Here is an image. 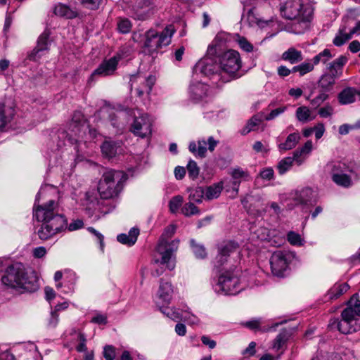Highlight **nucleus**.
Wrapping results in <instances>:
<instances>
[{"instance_id": "nucleus-1", "label": "nucleus", "mask_w": 360, "mask_h": 360, "mask_svg": "<svg viewBox=\"0 0 360 360\" xmlns=\"http://www.w3.org/2000/svg\"><path fill=\"white\" fill-rule=\"evenodd\" d=\"M33 216L37 221L41 222L37 234L43 240H48L67 229L73 231L84 226V222L81 219H76L68 225L67 218L59 212V205L54 200L39 204L37 198L33 207Z\"/></svg>"}, {"instance_id": "nucleus-2", "label": "nucleus", "mask_w": 360, "mask_h": 360, "mask_svg": "<svg viewBox=\"0 0 360 360\" xmlns=\"http://www.w3.org/2000/svg\"><path fill=\"white\" fill-rule=\"evenodd\" d=\"M1 281L5 285L18 290L34 292L39 288L36 274L34 271L26 272L21 263L9 266Z\"/></svg>"}, {"instance_id": "nucleus-3", "label": "nucleus", "mask_w": 360, "mask_h": 360, "mask_svg": "<svg viewBox=\"0 0 360 360\" xmlns=\"http://www.w3.org/2000/svg\"><path fill=\"white\" fill-rule=\"evenodd\" d=\"M122 117H131L133 118V122L130 127V131L135 136L140 138H146L152 133V120L146 113L141 112L137 109H129L120 107L117 110V114L110 115L112 125L119 127L120 123L115 121V117L120 118Z\"/></svg>"}, {"instance_id": "nucleus-4", "label": "nucleus", "mask_w": 360, "mask_h": 360, "mask_svg": "<svg viewBox=\"0 0 360 360\" xmlns=\"http://www.w3.org/2000/svg\"><path fill=\"white\" fill-rule=\"evenodd\" d=\"M338 330L349 334L360 330V300L354 294L347 302V307L341 313V320H335Z\"/></svg>"}, {"instance_id": "nucleus-5", "label": "nucleus", "mask_w": 360, "mask_h": 360, "mask_svg": "<svg viewBox=\"0 0 360 360\" xmlns=\"http://www.w3.org/2000/svg\"><path fill=\"white\" fill-rule=\"evenodd\" d=\"M125 174L119 170L106 169L99 180L98 191L101 198L108 200L117 197L123 188Z\"/></svg>"}, {"instance_id": "nucleus-6", "label": "nucleus", "mask_w": 360, "mask_h": 360, "mask_svg": "<svg viewBox=\"0 0 360 360\" xmlns=\"http://www.w3.org/2000/svg\"><path fill=\"white\" fill-rule=\"evenodd\" d=\"M175 231L176 226L172 224L167 226L161 235L156 247L157 252L161 255L160 263L165 264L170 271L173 270L175 267V261L173 256L178 249L179 240H174L168 242L167 240L174 234Z\"/></svg>"}, {"instance_id": "nucleus-7", "label": "nucleus", "mask_w": 360, "mask_h": 360, "mask_svg": "<svg viewBox=\"0 0 360 360\" xmlns=\"http://www.w3.org/2000/svg\"><path fill=\"white\" fill-rule=\"evenodd\" d=\"M281 15L288 20H297L306 28L313 16V8L302 0H287L280 7Z\"/></svg>"}, {"instance_id": "nucleus-8", "label": "nucleus", "mask_w": 360, "mask_h": 360, "mask_svg": "<svg viewBox=\"0 0 360 360\" xmlns=\"http://www.w3.org/2000/svg\"><path fill=\"white\" fill-rule=\"evenodd\" d=\"M216 53V46L213 45L209 46L206 56L196 63L194 67V72L195 75L200 73L210 77L212 82L216 84L217 86L219 88L221 87V84L225 83L229 80L223 79L219 70V64H217L212 58Z\"/></svg>"}, {"instance_id": "nucleus-9", "label": "nucleus", "mask_w": 360, "mask_h": 360, "mask_svg": "<svg viewBox=\"0 0 360 360\" xmlns=\"http://www.w3.org/2000/svg\"><path fill=\"white\" fill-rule=\"evenodd\" d=\"M174 32L172 26H167L158 33L155 30L150 29L145 33L143 47L150 53L157 51L159 49L169 45Z\"/></svg>"}, {"instance_id": "nucleus-10", "label": "nucleus", "mask_w": 360, "mask_h": 360, "mask_svg": "<svg viewBox=\"0 0 360 360\" xmlns=\"http://www.w3.org/2000/svg\"><path fill=\"white\" fill-rule=\"evenodd\" d=\"M219 64L221 72L234 77L241 68L240 54L235 50H228L219 56Z\"/></svg>"}, {"instance_id": "nucleus-11", "label": "nucleus", "mask_w": 360, "mask_h": 360, "mask_svg": "<svg viewBox=\"0 0 360 360\" xmlns=\"http://www.w3.org/2000/svg\"><path fill=\"white\" fill-rule=\"evenodd\" d=\"M239 285L238 276L231 271L221 274L217 283L219 290L226 295H236L239 292L240 290Z\"/></svg>"}, {"instance_id": "nucleus-12", "label": "nucleus", "mask_w": 360, "mask_h": 360, "mask_svg": "<svg viewBox=\"0 0 360 360\" xmlns=\"http://www.w3.org/2000/svg\"><path fill=\"white\" fill-rule=\"evenodd\" d=\"M289 262V254L281 250L274 252L270 258L272 274L278 277H283L288 270Z\"/></svg>"}, {"instance_id": "nucleus-13", "label": "nucleus", "mask_w": 360, "mask_h": 360, "mask_svg": "<svg viewBox=\"0 0 360 360\" xmlns=\"http://www.w3.org/2000/svg\"><path fill=\"white\" fill-rule=\"evenodd\" d=\"M120 59V56L117 55L108 60H104L91 73L88 82H93L97 77H108L114 75Z\"/></svg>"}, {"instance_id": "nucleus-14", "label": "nucleus", "mask_w": 360, "mask_h": 360, "mask_svg": "<svg viewBox=\"0 0 360 360\" xmlns=\"http://www.w3.org/2000/svg\"><path fill=\"white\" fill-rule=\"evenodd\" d=\"M155 8L153 0H139L132 8V17L138 20H145L155 13Z\"/></svg>"}, {"instance_id": "nucleus-15", "label": "nucleus", "mask_w": 360, "mask_h": 360, "mask_svg": "<svg viewBox=\"0 0 360 360\" xmlns=\"http://www.w3.org/2000/svg\"><path fill=\"white\" fill-rule=\"evenodd\" d=\"M51 32L49 30L46 29L38 37L37 46L28 55V58L30 60L37 61L48 51L51 43L50 39Z\"/></svg>"}, {"instance_id": "nucleus-16", "label": "nucleus", "mask_w": 360, "mask_h": 360, "mask_svg": "<svg viewBox=\"0 0 360 360\" xmlns=\"http://www.w3.org/2000/svg\"><path fill=\"white\" fill-rule=\"evenodd\" d=\"M15 113V105L12 101L0 104V131L11 121Z\"/></svg>"}, {"instance_id": "nucleus-17", "label": "nucleus", "mask_w": 360, "mask_h": 360, "mask_svg": "<svg viewBox=\"0 0 360 360\" xmlns=\"http://www.w3.org/2000/svg\"><path fill=\"white\" fill-rule=\"evenodd\" d=\"M263 120V113H258L253 115L250 120H248L246 125L241 129L240 134L245 136L251 131L257 130L259 124Z\"/></svg>"}, {"instance_id": "nucleus-18", "label": "nucleus", "mask_w": 360, "mask_h": 360, "mask_svg": "<svg viewBox=\"0 0 360 360\" xmlns=\"http://www.w3.org/2000/svg\"><path fill=\"white\" fill-rule=\"evenodd\" d=\"M53 13L59 17L65 18L67 19H73L77 16V12L76 10L61 3L55 5L53 8Z\"/></svg>"}, {"instance_id": "nucleus-19", "label": "nucleus", "mask_w": 360, "mask_h": 360, "mask_svg": "<svg viewBox=\"0 0 360 360\" xmlns=\"http://www.w3.org/2000/svg\"><path fill=\"white\" fill-rule=\"evenodd\" d=\"M281 59L289 62L290 64H295L301 62L304 57L301 51L290 47L282 53Z\"/></svg>"}, {"instance_id": "nucleus-20", "label": "nucleus", "mask_w": 360, "mask_h": 360, "mask_svg": "<svg viewBox=\"0 0 360 360\" xmlns=\"http://www.w3.org/2000/svg\"><path fill=\"white\" fill-rule=\"evenodd\" d=\"M347 61V58L345 56H341L330 63L328 65V73L336 78L342 75V68L346 64Z\"/></svg>"}, {"instance_id": "nucleus-21", "label": "nucleus", "mask_w": 360, "mask_h": 360, "mask_svg": "<svg viewBox=\"0 0 360 360\" xmlns=\"http://www.w3.org/2000/svg\"><path fill=\"white\" fill-rule=\"evenodd\" d=\"M173 293V288L172 284L169 282H165L162 279L160 281V284L158 290V297L162 302L168 304L171 300Z\"/></svg>"}, {"instance_id": "nucleus-22", "label": "nucleus", "mask_w": 360, "mask_h": 360, "mask_svg": "<svg viewBox=\"0 0 360 360\" xmlns=\"http://www.w3.org/2000/svg\"><path fill=\"white\" fill-rule=\"evenodd\" d=\"M103 154L108 158L116 155L120 148V142L111 140L105 141L101 146Z\"/></svg>"}, {"instance_id": "nucleus-23", "label": "nucleus", "mask_w": 360, "mask_h": 360, "mask_svg": "<svg viewBox=\"0 0 360 360\" xmlns=\"http://www.w3.org/2000/svg\"><path fill=\"white\" fill-rule=\"evenodd\" d=\"M301 139V136L298 132H294L290 134L285 142L281 143L278 145V149L280 151H286L294 148Z\"/></svg>"}, {"instance_id": "nucleus-24", "label": "nucleus", "mask_w": 360, "mask_h": 360, "mask_svg": "<svg viewBox=\"0 0 360 360\" xmlns=\"http://www.w3.org/2000/svg\"><path fill=\"white\" fill-rule=\"evenodd\" d=\"M139 235V229L136 228H132L130 229L128 234H119L117 237V239L122 244L131 246L136 243Z\"/></svg>"}, {"instance_id": "nucleus-25", "label": "nucleus", "mask_w": 360, "mask_h": 360, "mask_svg": "<svg viewBox=\"0 0 360 360\" xmlns=\"http://www.w3.org/2000/svg\"><path fill=\"white\" fill-rule=\"evenodd\" d=\"M233 181L232 189L237 193L238 192L239 185L242 179H247L249 176L248 172H245L240 168L233 169L231 173Z\"/></svg>"}, {"instance_id": "nucleus-26", "label": "nucleus", "mask_w": 360, "mask_h": 360, "mask_svg": "<svg viewBox=\"0 0 360 360\" xmlns=\"http://www.w3.org/2000/svg\"><path fill=\"white\" fill-rule=\"evenodd\" d=\"M313 148V143L311 141H307L304 145L300 148H297L295 150L293 153L295 155V162L297 163V165H300L304 160V158H302V156H306L309 155Z\"/></svg>"}, {"instance_id": "nucleus-27", "label": "nucleus", "mask_w": 360, "mask_h": 360, "mask_svg": "<svg viewBox=\"0 0 360 360\" xmlns=\"http://www.w3.org/2000/svg\"><path fill=\"white\" fill-rule=\"evenodd\" d=\"M306 98L316 108L326 100L328 95L324 91H310L309 95L306 96Z\"/></svg>"}, {"instance_id": "nucleus-28", "label": "nucleus", "mask_w": 360, "mask_h": 360, "mask_svg": "<svg viewBox=\"0 0 360 360\" xmlns=\"http://www.w3.org/2000/svg\"><path fill=\"white\" fill-rule=\"evenodd\" d=\"M223 189L221 182L214 184L205 189V196L207 200L217 198Z\"/></svg>"}, {"instance_id": "nucleus-29", "label": "nucleus", "mask_w": 360, "mask_h": 360, "mask_svg": "<svg viewBox=\"0 0 360 360\" xmlns=\"http://www.w3.org/2000/svg\"><path fill=\"white\" fill-rule=\"evenodd\" d=\"M349 289L347 283H336L329 290L328 295L330 299H338Z\"/></svg>"}, {"instance_id": "nucleus-30", "label": "nucleus", "mask_w": 360, "mask_h": 360, "mask_svg": "<svg viewBox=\"0 0 360 360\" xmlns=\"http://www.w3.org/2000/svg\"><path fill=\"white\" fill-rule=\"evenodd\" d=\"M332 179L336 184L341 186L349 187L352 184L351 178L345 173H340L338 171H335L333 174Z\"/></svg>"}, {"instance_id": "nucleus-31", "label": "nucleus", "mask_w": 360, "mask_h": 360, "mask_svg": "<svg viewBox=\"0 0 360 360\" xmlns=\"http://www.w3.org/2000/svg\"><path fill=\"white\" fill-rule=\"evenodd\" d=\"M294 161H295L294 154L292 157H286L280 160L277 165L278 173L281 175L285 174L292 167Z\"/></svg>"}, {"instance_id": "nucleus-32", "label": "nucleus", "mask_w": 360, "mask_h": 360, "mask_svg": "<svg viewBox=\"0 0 360 360\" xmlns=\"http://www.w3.org/2000/svg\"><path fill=\"white\" fill-rule=\"evenodd\" d=\"M207 142L205 140L198 141V148L195 142H191L189 144V150L193 153H197L200 157L203 158L207 152Z\"/></svg>"}, {"instance_id": "nucleus-33", "label": "nucleus", "mask_w": 360, "mask_h": 360, "mask_svg": "<svg viewBox=\"0 0 360 360\" xmlns=\"http://www.w3.org/2000/svg\"><path fill=\"white\" fill-rule=\"evenodd\" d=\"M86 120L84 115L80 111H75L72 117V122L70 126L77 128L78 131L80 128H84L86 126Z\"/></svg>"}, {"instance_id": "nucleus-34", "label": "nucleus", "mask_w": 360, "mask_h": 360, "mask_svg": "<svg viewBox=\"0 0 360 360\" xmlns=\"http://www.w3.org/2000/svg\"><path fill=\"white\" fill-rule=\"evenodd\" d=\"M188 199L190 202L200 203L205 195V189L202 187H197L195 189H189Z\"/></svg>"}, {"instance_id": "nucleus-35", "label": "nucleus", "mask_w": 360, "mask_h": 360, "mask_svg": "<svg viewBox=\"0 0 360 360\" xmlns=\"http://www.w3.org/2000/svg\"><path fill=\"white\" fill-rule=\"evenodd\" d=\"M315 64L305 61L299 65L292 68V72H299L300 76H304L314 70Z\"/></svg>"}, {"instance_id": "nucleus-36", "label": "nucleus", "mask_w": 360, "mask_h": 360, "mask_svg": "<svg viewBox=\"0 0 360 360\" xmlns=\"http://www.w3.org/2000/svg\"><path fill=\"white\" fill-rule=\"evenodd\" d=\"M335 79L336 77L329 73L324 74L319 81V86L323 89L331 88L335 84Z\"/></svg>"}, {"instance_id": "nucleus-37", "label": "nucleus", "mask_w": 360, "mask_h": 360, "mask_svg": "<svg viewBox=\"0 0 360 360\" xmlns=\"http://www.w3.org/2000/svg\"><path fill=\"white\" fill-rule=\"evenodd\" d=\"M312 190L309 188L302 189L295 198L297 204H307L312 196Z\"/></svg>"}, {"instance_id": "nucleus-38", "label": "nucleus", "mask_w": 360, "mask_h": 360, "mask_svg": "<svg viewBox=\"0 0 360 360\" xmlns=\"http://www.w3.org/2000/svg\"><path fill=\"white\" fill-rule=\"evenodd\" d=\"M160 311L166 314L168 317L172 319V320L177 321V320H184L187 319V314H181L179 311H176L173 309H169V308H165V309H160Z\"/></svg>"}, {"instance_id": "nucleus-39", "label": "nucleus", "mask_w": 360, "mask_h": 360, "mask_svg": "<svg viewBox=\"0 0 360 360\" xmlns=\"http://www.w3.org/2000/svg\"><path fill=\"white\" fill-rule=\"evenodd\" d=\"M352 37L349 33L345 32V29L342 28L339 30L338 34L335 36L333 39V44L336 46H340L343 45L347 41L350 39Z\"/></svg>"}, {"instance_id": "nucleus-40", "label": "nucleus", "mask_w": 360, "mask_h": 360, "mask_svg": "<svg viewBox=\"0 0 360 360\" xmlns=\"http://www.w3.org/2000/svg\"><path fill=\"white\" fill-rule=\"evenodd\" d=\"M192 250L197 258L204 259L207 257V252L202 245L197 243L193 239L191 240Z\"/></svg>"}, {"instance_id": "nucleus-41", "label": "nucleus", "mask_w": 360, "mask_h": 360, "mask_svg": "<svg viewBox=\"0 0 360 360\" xmlns=\"http://www.w3.org/2000/svg\"><path fill=\"white\" fill-rule=\"evenodd\" d=\"M332 57L333 55L331 54L330 51L326 49L313 58V62L315 65H317L320 62L326 63L330 58H332Z\"/></svg>"}, {"instance_id": "nucleus-42", "label": "nucleus", "mask_w": 360, "mask_h": 360, "mask_svg": "<svg viewBox=\"0 0 360 360\" xmlns=\"http://www.w3.org/2000/svg\"><path fill=\"white\" fill-rule=\"evenodd\" d=\"M132 24L128 18H120L117 21V30L120 33H129Z\"/></svg>"}, {"instance_id": "nucleus-43", "label": "nucleus", "mask_w": 360, "mask_h": 360, "mask_svg": "<svg viewBox=\"0 0 360 360\" xmlns=\"http://www.w3.org/2000/svg\"><path fill=\"white\" fill-rule=\"evenodd\" d=\"M181 212L186 217L198 214L200 210L194 205L193 202H189L186 203L181 209Z\"/></svg>"}, {"instance_id": "nucleus-44", "label": "nucleus", "mask_w": 360, "mask_h": 360, "mask_svg": "<svg viewBox=\"0 0 360 360\" xmlns=\"http://www.w3.org/2000/svg\"><path fill=\"white\" fill-rule=\"evenodd\" d=\"M238 249V243L229 241L219 248L221 252L224 253L226 257H229L231 253L237 251Z\"/></svg>"}, {"instance_id": "nucleus-45", "label": "nucleus", "mask_w": 360, "mask_h": 360, "mask_svg": "<svg viewBox=\"0 0 360 360\" xmlns=\"http://www.w3.org/2000/svg\"><path fill=\"white\" fill-rule=\"evenodd\" d=\"M338 99L341 104L352 103L355 100L354 91H340Z\"/></svg>"}, {"instance_id": "nucleus-46", "label": "nucleus", "mask_w": 360, "mask_h": 360, "mask_svg": "<svg viewBox=\"0 0 360 360\" xmlns=\"http://www.w3.org/2000/svg\"><path fill=\"white\" fill-rule=\"evenodd\" d=\"M287 239L288 242L292 245L301 246L304 245V239L302 238L299 233L294 231L288 232L287 235Z\"/></svg>"}, {"instance_id": "nucleus-47", "label": "nucleus", "mask_w": 360, "mask_h": 360, "mask_svg": "<svg viewBox=\"0 0 360 360\" xmlns=\"http://www.w3.org/2000/svg\"><path fill=\"white\" fill-rule=\"evenodd\" d=\"M310 111L307 107H300L296 110L297 119L302 122H307L310 120Z\"/></svg>"}, {"instance_id": "nucleus-48", "label": "nucleus", "mask_w": 360, "mask_h": 360, "mask_svg": "<svg viewBox=\"0 0 360 360\" xmlns=\"http://www.w3.org/2000/svg\"><path fill=\"white\" fill-rule=\"evenodd\" d=\"M186 167L189 177L192 179H195L198 176L200 172L197 163L193 160H190Z\"/></svg>"}, {"instance_id": "nucleus-49", "label": "nucleus", "mask_w": 360, "mask_h": 360, "mask_svg": "<svg viewBox=\"0 0 360 360\" xmlns=\"http://www.w3.org/2000/svg\"><path fill=\"white\" fill-rule=\"evenodd\" d=\"M183 202V197L181 195H176L173 197L169 202V210L172 213H175L178 211Z\"/></svg>"}, {"instance_id": "nucleus-50", "label": "nucleus", "mask_w": 360, "mask_h": 360, "mask_svg": "<svg viewBox=\"0 0 360 360\" xmlns=\"http://www.w3.org/2000/svg\"><path fill=\"white\" fill-rule=\"evenodd\" d=\"M102 0H79L81 4L91 10L98 9Z\"/></svg>"}, {"instance_id": "nucleus-51", "label": "nucleus", "mask_w": 360, "mask_h": 360, "mask_svg": "<svg viewBox=\"0 0 360 360\" xmlns=\"http://www.w3.org/2000/svg\"><path fill=\"white\" fill-rule=\"evenodd\" d=\"M238 43L240 47L246 52H251L253 50V46L243 37H239L238 39Z\"/></svg>"}, {"instance_id": "nucleus-52", "label": "nucleus", "mask_w": 360, "mask_h": 360, "mask_svg": "<svg viewBox=\"0 0 360 360\" xmlns=\"http://www.w3.org/2000/svg\"><path fill=\"white\" fill-rule=\"evenodd\" d=\"M103 356L106 360H114L115 358V348L111 345H106L104 347Z\"/></svg>"}, {"instance_id": "nucleus-53", "label": "nucleus", "mask_w": 360, "mask_h": 360, "mask_svg": "<svg viewBox=\"0 0 360 360\" xmlns=\"http://www.w3.org/2000/svg\"><path fill=\"white\" fill-rule=\"evenodd\" d=\"M286 341V335L284 333H280L276 338L274 348L279 349Z\"/></svg>"}, {"instance_id": "nucleus-54", "label": "nucleus", "mask_w": 360, "mask_h": 360, "mask_svg": "<svg viewBox=\"0 0 360 360\" xmlns=\"http://www.w3.org/2000/svg\"><path fill=\"white\" fill-rule=\"evenodd\" d=\"M227 257L224 253L221 252L219 250V253L215 257V260L214 262V266L215 268H219L224 265V264L227 261Z\"/></svg>"}, {"instance_id": "nucleus-55", "label": "nucleus", "mask_w": 360, "mask_h": 360, "mask_svg": "<svg viewBox=\"0 0 360 360\" xmlns=\"http://www.w3.org/2000/svg\"><path fill=\"white\" fill-rule=\"evenodd\" d=\"M259 175L261 178L264 180H271L274 178V172L272 168L268 167L262 170Z\"/></svg>"}, {"instance_id": "nucleus-56", "label": "nucleus", "mask_w": 360, "mask_h": 360, "mask_svg": "<svg viewBox=\"0 0 360 360\" xmlns=\"http://www.w3.org/2000/svg\"><path fill=\"white\" fill-rule=\"evenodd\" d=\"M285 110V108H278L275 110H273L268 115L264 116V120H271L276 118L277 116L283 113Z\"/></svg>"}, {"instance_id": "nucleus-57", "label": "nucleus", "mask_w": 360, "mask_h": 360, "mask_svg": "<svg viewBox=\"0 0 360 360\" xmlns=\"http://www.w3.org/2000/svg\"><path fill=\"white\" fill-rule=\"evenodd\" d=\"M314 131L315 133V137L316 139H321L325 131V127L323 123H319L314 127Z\"/></svg>"}, {"instance_id": "nucleus-58", "label": "nucleus", "mask_w": 360, "mask_h": 360, "mask_svg": "<svg viewBox=\"0 0 360 360\" xmlns=\"http://www.w3.org/2000/svg\"><path fill=\"white\" fill-rule=\"evenodd\" d=\"M244 325L251 330H260L261 321L260 319H254L247 321Z\"/></svg>"}, {"instance_id": "nucleus-59", "label": "nucleus", "mask_w": 360, "mask_h": 360, "mask_svg": "<svg viewBox=\"0 0 360 360\" xmlns=\"http://www.w3.org/2000/svg\"><path fill=\"white\" fill-rule=\"evenodd\" d=\"M333 109L331 106L327 105L321 108L319 110V114L322 117H328L333 115Z\"/></svg>"}, {"instance_id": "nucleus-60", "label": "nucleus", "mask_w": 360, "mask_h": 360, "mask_svg": "<svg viewBox=\"0 0 360 360\" xmlns=\"http://www.w3.org/2000/svg\"><path fill=\"white\" fill-rule=\"evenodd\" d=\"M256 343L255 342H251L248 347L243 351V354L244 355H247L248 356H252L256 353Z\"/></svg>"}, {"instance_id": "nucleus-61", "label": "nucleus", "mask_w": 360, "mask_h": 360, "mask_svg": "<svg viewBox=\"0 0 360 360\" xmlns=\"http://www.w3.org/2000/svg\"><path fill=\"white\" fill-rule=\"evenodd\" d=\"M347 167L345 164L342 162H337L333 165L332 175L334 174L335 171H338L340 173H345L347 171Z\"/></svg>"}, {"instance_id": "nucleus-62", "label": "nucleus", "mask_w": 360, "mask_h": 360, "mask_svg": "<svg viewBox=\"0 0 360 360\" xmlns=\"http://www.w3.org/2000/svg\"><path fill=\"white\" fill-rule=\"evenodd\" d=\"M46 254V249L44 247L40 246L33 250V256L35 258H41Z\"/></svg>"}, {"instance_id": "nucleus-63", "label": "nucleus", "mask_w": 360, "mask_h": 360, "mask_svg": "<svg viewBox=\"0 0 360 360\" xmlns=\"http://www.w3.org/2000/svg\"><path fill=\"white\" fill-rule=\"evenodd\" d=\"M58 322V314L56 311H51V317L48 323V326L51 328H55Z\"/></svg>"}, {"instance_id": "nucleus-64", "label": "nucleus", "mask_w": 360, "mask_h": 360, "mask_svg": "<svg viewBox=\"0 0 360 360\" xmlns=\"http://www.w3.org/2000/svg\"><path fill=\"white\" fill-rule=\"evenodd\" d=\"M201 340L203 345L207 346L210 349H214L216 347V342L211 340L208 336H202Z\"/></svg>"}]
</instances>
